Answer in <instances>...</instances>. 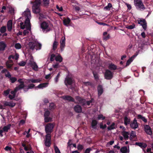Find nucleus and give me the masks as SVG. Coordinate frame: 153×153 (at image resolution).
<instances>
[{"label": "nucleus", "instance_id": "35", "mask_svg": "<svg viewBox=\"0 0 153 153\" xmlns=\"http://www.w3.org/2000/svg\"><path fill=\"white\" fill-rule=\"evenodd\" d=\"M120 152L122 153H126L128 151V149L126 146H123L121 148Z\"/></svg>", "mask_w": 153, "mask_h": 153}, {"label": "nucleus", "instance_id": "7", "mask_svg": "<svg viewBox=\"0 0 153 153\" xmlns=\"http://www.w3.org/2000/svg\"><path fill=\"white\" fill-rule=\"evenodd\" d=\"M51 135L46 134L45 136V143L46 146L48 147L50 146L51 144Z\"/></svg>", "mask_w": 153, "mask_h": 153}, {"label": "nucleus", "instance_id": "29", "mask_svg": "<svg viewBox=\"0 0 153 153\" xmlns=\"http://www.w3.org/2000/svg\"><path fill=\"white\" fill-rule=\"evenodd\" d=\"M7 8L8 9L9 12L12 15H14V10L11 6H9L7 7Z\"/></svg>", "mask_w": 153, "mask_h": 153}, {"label": "nucleus", "instance_id": "32", "mask_svg": "<svg viewBox=\"0 0 153 153\" xmlns=\"http://www.w3.org/2000/svg\"><path fill=\"white\" fill-rule=\"evenodd\" d=\"M137 118L138 119H141L144 122H147V120L145 117H143L141 115H140V114H139L138 115L137 117Z\"/></svg>", "mask_w": 153, "mask_h": 153}, {"label": "nucleus", "instance_id": "31", "mask_svg": "<svg viewBox=\"0 0 153 153\" xmlns=\"http://www.w3.org/2000/svg\"><path fill=\"white\" fill-rule=\"evenodd\" d=\"M55 60L56 61H58L60 62H61L62 61V56L59 54L58 55L55 57Z\"/></svg>", "mask_w": 153, "mask_h": 153}, {"label": "nucleus", "instance_id": "46", "mask_svg": "<svg viewBox=\"0 0 153 153\" xmlns=\"http://www.w3.org/2000/svg\"><path fill=\"white\" fill-rule=\"evenodd\" d=\"M38 44L40 45H35V48L36 50H40L41 49L42 47V45L40 43L38 42Z\"/></svg>", "mask_w": 153, "mask_h": 153}, {"label": "nucleus", "instance_id": "15", "mask_svg": "<svg viewBox=\"0 0 153 153\" xmlns=\"http://www.w3.org/2000/svg\"><path fill=\"white\" fill-rule=\"evenodd\" d=\"M130 126L131 128H134V129H135V128L138 127V125L137 122V120L135 118L134 119L132 122L130 123Z\"/></svg>", "mask_w": 153, "mask_h": 153}, {"label": "nucleus", "instance_id": "10", "mask_svg": "<svg viewBox=\"0 0 153 153\" xmlns=\"http://www.w3.org/2000/svg\"><path fill=\"white\" fill-rule=\"evenodd\" d=\"M113 74L111 71L108 70H106L104 74L105 79H111L113 77Z\"/></svg>", "mask_w": 153, "mask_h": 153}, {"label": "nucleus", "instance_id": "41", "mask_svg": "<svg viewBox=\"0 0 153 153\" xmlns=\"http://www.w3.org/2000/svg\"><path fill=\"white\" fill-rule=\"evenodd\" d=\"M15 48L16 49H19L21 48L22 46L19 43H16L15 45Z\"/></svg>", "mask_w": 153, "mask_h": 153}, {"label": "nucleus", "instance_id": "64", "mask_svg": "<svg viewBox=\"0 0 153 153\" xmlns=\"http://www.w3.org/2000/svg\"><path fill=\"white\" fill-rule=\"evenodd\" d=\"M91 149L90 148H88L86 149L84 153H90Z\"/></svg>", "mask_w": 153, "mask_h": 153}, {"label": "nucleus", "instance_id": "56", "mask_svg": "<svg viewBox=\"0 0 153 153\" xmlns=\"http://www.w3.org/2000/svg\"><path fill=\"white\" fill-rule=\"evenodd\" d=\"M26 64V62L23 61H22L18 63L19 65L20 66H24Z\"/></svg>", "mask_w": 153, "mask_h": 153}, {"label": "nucleus", "instance_id": "17", "mask_svg": "<svg viewBox=\"0 0 153 153\" xmlns=\"http://www.w3.org/2000/svg\"><path fill=\"white\" fill-rule=\"evenodd\" d=\"M60 48L62 51L65 46V38L64 37H62L60 42Z\"/></svg>", "mask_w": 153, "mask_h": 153}, {"label": "nucleus", "instance_id": "51", "mask_svg": "<svg viewBox=\"0 0 153 153\" xmlns=\"http://www.w3.org/2000/svg\"><path fill=\"white\" fill-rule=\"evenodd\" d=\"M16 90V88H15V89L13 91H12L10 92V93L13 95L15 97L16 93L18 91L17 90Z\"/></svg>", "mask_w": 153, "mask_h": 153}, {"label": "nucleus", "instance_id": "28", "mask_svg": "<svg viewBox=\"0 0 153 153\" xmlns=\"http://www.w3.org/2000/svg\"><path fill=\"white\" fill-rule=\"evenodd\" d=\"M48 83L47 82L42 83L39 84L37 88H45L48 86Z\"/></svg>", "mask_w": 153, "mask_h": 153}, {"label": "nucleus", "instance_id": "30", "mask_svg": "<svg viewBox=\"0 0 153 153\" xmlns=\"http://www.w3.org/2000/svg\"><path fill=\"white\" fill-rule=\"evenodd\" d=\"M58 45V42L56 41V39L53 45V50L55 51L57 48Z\"/></svg>", "mask_w": 153, "mask_h": 153}, {"label": "nucleus", "instance_id": "45", "mask_svg": "<svg viewBox=\"0 0 153 153\" xmlns=\"http://www.w3.org/2000/svg\"><path fill=\"white\" fill-rule=\"evenodd\" d=\"M6 27L5 26L1 27L0 29V32L1 33H3L5 32L6 30Z\"/></svg>", "mask_w": 153, "mask_h": 153}, {"label": "nucleus", "instance_id": "50", "mask_svg": "<svg viewBox=\"0 0 153 153\" xmlns=\"http://www.w3.org/2000/svg\"><path fill=\"white\" fill-rule=\"evenodd\" d=\"M54 149L55 153H61L58 147L56 146H54Z\"/></svg>", "mask_w": 153, "mask_h": 153}, {"label": "nucleus", "instance_id": "44", "mask_svg": "<svg viewBox=\"0 0 153 153\" xmlns=\"http://www.w3.org/2000/svg\"><path fill=\"white\" fill-rule=\"evenodd\" d=\"M108 68L111 70H115V65L112 63L110 64L109 65Z\"/></svg>", "mask_w": 153, "mask_h": 153}, {"label": "nucleus", "instance_id": "8", "mask_svg": "<svg viewBox=\"0 0 153 153\" xmlns=\"http://www.w3.org/2000/svg\"><path fill=\"white\" fill-rule=\"evenodd\" d=\"M40 26L43 30H46L47 31H49L51 29L49 26L48 23L46 22H44L41 23Z\"/></svg>", "mask_w": 153, "mask_h": 153}, {"label": "nucleus", "instance_id": "42", "mask_svg": "<svg viewBox=\"0 0 153 153\" xmlns=\"http://www.w3.org/2000/svg\"><path fill=\"white\" fill-rule=\"evenodd\" d=\"M49 109L51 110L54 109L56 108V106L53 103H51L49 106Z\"/></svg>", "mask_w": 153, "mask_h": 153}, {"label": "nucleus", "instance_id": "4", "mask_svg": "<svg viewBox=\"0 0 153 153\" xmlns=\"http://www.w3.org/2000/svg\"><path fill=\"white\" fill-rule=\"evenodd\" d=\"M30 20H25L24 23L23 22H21L20 23L21 28L24 29L26 28L29 31H30L31 30V25Z\"/></svg>", "mask_w": 153, "mask_h": 153}, {"label": "nucleus", "instance_id": "1", "mask_svg": "<svg viewBox=\"0 0 153 153\" xmlns=\"http://www.w3.org/2000/svg\"><path fill=\"white\" fill-rule=\"evenodd\" d=\"M30 3L33 4L32 6V11L33 13L37 14L39 13L40 11V6L41 4L40 0H35L33 2L30 1Z\"/></svg>", "mask_w": 153, "mask_h": 153}, {"label": "nucleus", "instance_id": "3", "mask_svg": "<svg viewBox=\"0 0 153 153\" xmlns=\"http://www.w3.org/2000/svg\"><path fill=\"white\" fill-rule=\"evenodd\" d=\"M54 124L52 123H47L45 126V131L47 134L50 135L53 131Z\"/></svg>", "mask_w": 153, "mask_h": 153}, {"label": "nucleus", "instance_id": "43", "mask_svg": "<svg viewBox=\"0 0 153 153\" xmlns=\"http://www.w3.org/2000/svg\"><path fill=\"white\" fill-rule=\"evenodd\" d=\"M43 4L45 6H48L49 3V0H43Z\"/></svg>", "mask_w": 153, "mask_h": 153}, {"label": "nucleus", "instance_id": "38", "mask_svg": "<svg viewBox=\"0 0 153 153\" xmlns=\"http://www.w3.org/2000/svg\"><path fill=\"white\" fill-rule=\"evenodd\" d=\"M44 121L45 123H48V122L51 121L52 120V118L51 117H44Z\"/></svg>", "mask_w": 153, "mask_h": 153}, {"label": "nucleus", "instance_id": "47", "mask_svg": "<svg viewBox=\"0 0 153 153\" xmlns=\"http://www.w3.org/2000/svg\"><path fill=\"white\" fill-rule=\"evenodd\" d=\"M35 86V85L33 84H31L28 85L26 91H28L29 89H32Z\"/></svg>", "mask_w": 153, "mask_h": 153}, {"label": "nucleus", "instance_id": "55", "mask_svg": "<svg viewBox=\"0 0 153 153\" xmlns=\"http://www.w3.org/2000/svg\"><path fill=\"white\" fill-rule=\"evenodd\" d=\"M105 117H104L102 114H99L98 116V119L100 120L101 119H102V120H103L105 119Z\"/></svg>", "mask_w": 153, "mask_h": 153}, {"label": "nucleus", "instance_id": "13", "mask_svg": "<svg viewBox=\"0 0 153 153\" xmlns=\"http://www.w3.org/2000/svg\"><path fill=\"white\" fill-rule=\"evenodd\" d=\"M29 64L30 65L32 69L36 71H37L38 70V67L37 66L36 63L31 60L30 61Z\"/></svg>", "mask_w": 153, "mask_h": 153}, {"label": "nucleus", "instance_id": "53", "mask_svg": "<svg viewBox=\"0 0 153 153\" xmlns=\"http://www.w3.org/2000/svg\"><path fill=\"white\" fill-rule=\"evenodd\" d=\"M77 149L79 150H82L83 149V146L81 144H79L77 146Z\"/></svg>", "mask_w": 153, "mask_h": 153}, {"label": "nucleus", "instance_id": "16", "mask_svg": "<svg viewBox=\"0 0 153 153\" xmlns=\"http://www.w3.org/2000/svg\"><path fill=\"white\" fill-rule=\"evenodd\" d=\"M4 106H9L11 108L13 107L16 105V103L14 102L11 101L10 102H8L5 101L4 102Z\"/></svg>", "mask_w": 153, "mask_h": 153}, {"label": "nucleus", "instance_id": "54", "mask_svg": "<svg viewBox=\"0 0 153 153\" xmlns=\"http://www.w3.org/2000/svg\"><path fill=\"white\" fill-rule=\"evenodd\" d=\"M50 114V112L48 110H46L45 111L44 113V117H48Z\"/></svg>", "mask_w": 153, "mask_h": 153}, {"label": "nucleus", "instance_id": "18", "mask_svg": "<svg viewBox=\"0 0 153 153\" xmlns=\"http://www.w3.org/2000/svg\"><path fill=\"white\" fill-rule=\"evenodd\" d=\"M74 109L75 111L77 113H81L82 111V108L80 105H75Z\"/></svg>", "mask_w": 153, "mask_h": 153}, {"label": "nucleus", "instance_id": "61", "mask_svg": "<svg viewBox=\"0 0 153 153\" xmlns=\"http://www.w3.org/2000/svg\"><path fill=\"white\" fill-rule=\"evenodd\" d=\"M106 124H105L104 125H103L102 123H101L100 124V128L102 129L105 128L106 127Z\"/></svg>", "mask_w": 153, "mask_h": 153}, {"label": "nucleus", "instance_id": "57", "mask_svg": "<svg viewBox=\"0 0 153 153\" xmlns=\"http://www.w3.org/2000/svg\"><path fill=\"white\" fill-rule=\"evenodd\" d=\"M125 4L127 7L128 10H130L131 9L132 7L131 4H128V3H125Z\"/></svg>", "mask_w": 153, "mask_h": 153}, {"label": "nucleus", "instance_id": "52", "mask_svg": "<svg viewBox=\"0 0 153 153\" xmlns=\"http://www.w3.org/2000/svg\"><path fill=\"white\" fill-rule=\"evenodd\" d=\"M55 55L54 54H52L51 56L50 60L51 61H53L54 60V58H55Z\"/></svg>", "mask_w": 153, "mask_h": 153}, {"label": "nucleus", "instance_id": "34", "mask_svg": "<svg viewBox=\"0 0 153 153\" xmlns=\"http://www.w3.org/2000/svg\"><path fill=\"white\" fill-rule=\"evenodd\" d=\"M11 126L10 124H9L7 126H4L3 128V129L4 131L6 132H7L8 130L10 129Z\"/></svg>", "mask_w": 153, "mask_h": 153}, {"label": "nucleus", "instance_id": "58", "mask_svg": "<svg viewBox=\"0 0 153 153\" xmlns=\"http://www.w3.org/2000/svg\"><path fill=\"white\" fill-rule=\"evenodd\" d=\"M114 143V140L111 141L107 143L106 146L107 147H108L109 145H112Z\"/></svg>", "mask_w": 153, "mask_h": 153}, {"label": "nucleus", "instance_id": "59", "mask_svg": "<svg viewBox=\"0 0 153 153\" xmlns=\"http://www.w3.org/2000/svg\"><path fill=\"white\" fill-rule=\"evenodd\" d=\"M56 9L59 10V11H62L63 10V8L62 7H59L58 5H56Z\"/></svg>", "mask_w": 153, "mask_h": 153}, {"label": "nucleus", "instance_id": "33", "mask_svg": "<svg viewBox=\"0 0 153 153\" xmlns=\"http://www.w3.org/2000/svg\"><path fill=\"white\" fill-rule=\"evenodd\" d=\"M25 87V85L24 84H20L18 86H16L15 88H16V90H17L18 91H19V90L24 88Z\"/></svg>", "mask_w": 153, "mask_h": 153}, {"label": "nucleus", "instance_id": "24", "mask_svg": "<svg viewBox=\"0 0 153 153\" xmlns=\"http://www.w3.org/2000/svg\"><path fill=\"white\" fill-rule=\"evenodd\" d=\"M97 90L98 91V95L100 96L103 92V89L101 85H99L97 87Z\"/></svg>", "mask_w": 153, "mask_h": 153}, {"label": "nucleus", "instance_id": "23", "mask_svg": "<svg viewBox=\"0 0 153 153\" xmlns=\"http://www.w3.org/2000/svg\"><path fill=\"white\" fill-rule=\"evenodd\" d=\"M124 123L125 125L127 126L128 124L130 125L131 119L130 117H125L124 118Z\"/></svg>", "mask_w": 153, "mask_h": 153}, {"label": "nucleus", "instance_id": "5", "mask_svg": "<svg viewBox=\"0 0 153 153\" xmlns=\"http://www.w3.org/2000/svg\"><path fill=\"white\" fill-rule=\"evenodd\" d=\"M138 23L142 26L144 30L147 29V24L146 19H139L138 20Z\"/></svg>", "mask_w": 153, "mask_h": 153}, {"label": "nucleus", "instance_id": "36", "mask_svg": "<svg viewBox=\"0 0 153 153\" xmlns=\"http://www.w3.org/2000/svg\"><path fill=\"white\" fill-rule=\"evenodd\" d=\"M135 26L134 23H133L131 25H126V27L128 29H132L135 27Z\"/></svg>", "mask_w": 153, "mask_h": 153}, {"label": "nucleus", "instance_id": "63", "mask_svg": "<svg viewBox=\"0 0 153 153\" xmlns=\"http://www.w3.org/2000/svg\"><path fill=\"white\" fill-rule=\"evenodd\" d=\"M5 76L9 78H10L11 77V75L9 72H7V74H5Z\"/></svg>", "mask_w": 153, "mask_h": 153}, {"label": "nucleus", "instance_id": "14", "mask_svg": "<svg viewBox=\"0 0 153 153\" xmlns=\"http://www.w3.org/2000/svg\"><path fill=\"white\" fill-rule=\"evenodd\" d=\"M144 130L147 134L151 135L152 134L151 128L149 125H145L144 126Z\"/></svg>", "mask_w": 153, "mask_h": 153}, {"label": "nucleus", "instance_id": "9", "mask_svg": "<svg viewBox=\"0 0 153 153\" xmlns=\"http://www.w3.org/2000/svg\"><path fill=\"white\" fill-rule=\"evenodd\" d=\"M40 45L37 42H30L28 44V47L29 49L33 50L35 48V45Z\"/></svg>", "mask_w": 153, "mask_h": 153}, {"label": "nucleus", "instance_id": "60", "mask_svg": "<svg viewBox=\"0 0 153 153\" xmlns=\"http://www.w3.org/2000/svg\"><path fill=\"white\" fill-rule=\"evenodd\" d=\"M83 84L85 86L90 85H91V83L90 82H83Z\"/></svg>", "mask_w": 153, "mask_h": 153}, {"label": "nucleus", "instance_id": "27", "mask_svg": "<svg viewBox=\"0 0 153 153\" xmlns=\"http://www.w3.org/2000/svg\"><path fill=\"white\" fill-rule=\"evenodd\" d=\"M6 65L7 68H11L13 65V61L11 60H10L7 61L6 63Z\"/></svg>", "mask_w": 153, "mask_h": 153}, {"label": "nucleus", "instance_id": "19", "mask_svg": "<svg viewBox=\"0 0 153 153\" xmlns=\"http://www.w3.org/2000/svg\"><path fill=\"white\" fill-rule=\"evenodd\" d=\"M62 98L65 100H67L70 101H74V99L70 96H62Z\"/></svg>", "mask_w": 153, "mask_h": 153}, {"label": "nucleus", "instance_id": "22", "mask_svg": "<svg viewBox=\"0 0 153 153\" xmlns=\"http://www.w3.org/2000/svg\"><path fill=\"white\" fill-rule=\"evenodd\" d=\"M103 39L105 41H106L110 38L109 34H108L107 32H104L103 33Z\"/></svg>", "mask_w": 153, "mask_h": 153}, {"label": "nucleus", "instance_id": "21", "mask_svg": "<svg viewBox=\"0 0 153 153\" xmlns=\"http://www.w3.org/2000/svg\"><path fill=\"white\" fill-rule=\"evenodd\" d=\"M12 22L11 20H9L7 23V28L9 31H11L12 30Z\"/></svg>", "mask_w": 153, "mask_h": 153}, {"label": "nucleus", "instance_id": "2", "mask_svg": "<svg viewBox=\"0 0 153 153\" xmlns=\"http://www.w3.org/2000/svg\"><path fill=\"white\" fill-rule=\"evenodd\" d=\"M134 4L136 9L139 11H143L146 9L143 1L141 0H134Z\"/></svg>", "mask_w": 153, "mask_h": 153}, {"label": "nucleus", "instance_id": "40", "mask_svg": "<svg viewBox=\"0 0 153 153\" xmlns=\"http://www.w3.org/2000/svg\"><path fill=\"white\" fill-rule=\"evenodd\" d=\"M112 6V4L111 3H109L108 5L105 7L104 9L105 10H108L110 9Z\"/></svg>", "mask_w": 153, "mask_h": 153}, {"label": "nucleus", "instance_id": "26", "mask_svg": "<svg viewBox=\"0 0 153 153\" xmlns=\"http://www.w3.org/2000/svg\"><path fill=\"white\" fill-rule=\"evenodd\" d=\"M41 81V80L38 79H29L27 80V81L29 83H36L40 82Z\"/></svg>", "mask_w": 153, "mask_h": 153}, {"label": "nucleus", "instance_id": "39", "mask_svg": "<svg viewBox=\"0 0 153 153\" xmlns=\"http://www.w3.org/2000/svg\"><path fill=\"white\" fill-rule=\"evenodd\" d=\"M70 20H63V23L66 26H68L70 22Z\"/></svg>", "mask_w": 153, "mask_h": 153}, {"label": "nucleus", "instance_id": "62", "mask_svg": "<svg viewBox=\"0 0 153 153\" xmlns=\"http://www.w3.org/2000/svg\"><path fill=\"white\" fill-rule=\"evenodd\" d=\"M93 75L95 79H98V76L97 73L93 72Z\"/></svg>", "mask_w": 153, "mask_h": 153}, {"label": "nucleus", "instance_id": "6", "mask_svg": "<svg viewBox=\"0 0 153 153\" xmlns=\"http://www.w3.org/2000/svg\"><path fill=\"white\" fill-rule=\"evenodd\" d=\"M22 16H25V19H30L31 18L30 12L28 8H27L23 13Z\"/></svg>", "mask_w": 153, "mask_h": 153}, {"label": "nucleus", "instance_id": "20", "mask_svg": "<svg viewBox=\"0 0 153 153\" xmlns=\"http://www.w3.org/2000/svg\"><path fill=\"white\" fill-rule=\"evenodd\" d=\"M6 47V45L4 42H0V51H4Z\"/></svg>", "mask_w": 153, "mask_h": 153}, {"label": "nucleus", "instance_id": "37", "mask_svg": "<svg viewBox=\"0 0 153 153\" xmlns=\"http://www.w3.org/2000/svg\"><path fill=\"white\" fill-rule=\"evenodd\" d=\"M97 123V121L95 120H93L91 123V126L92 127L94 128H96V126Z\"/></svg>", "mask_w": 153, "mask_h": 153}, {"label": "nucleus", "instance_id": "11", "mask_svg": "<svg viewBox=\"0 0 153 153\" xmlns=\"http://www.w3.org/2000/svg\"><path fill=\"white\" fill-rule=\"evenodd\" d=\"M76 100L78 102H75V103H78L81 104L82 105H85L86 104V101L84 99H82L79 96L76 97Z\"/></svg>", "mask_w": 153, "mask_h": 153}, {"label": "nucleus", "instance_id": "48", "mask_svg": "<svg viewBox=\"0 0 153 153\" xmlns=\"http://www.w3.org/2000/svg\"><path fill=\"white\" fill-rule=\"evenodd\" d=\"M136 136V133L135 131H132L130 133V138L135 137Z\"/></svg>", "mask_w": 153, "mask_h": 153}, {"label": "nucleus", "instance_id": "49", "mask_svg": "<svg viewBox=\"0 0 153 153\" xmlns=\"http://www.w3.org/2000/svg\"><path fill=\"white\" fill-rule=\"evenodd\" d=\"M10 79L12 83H14L17 81V79L15 77H11Z\"/></svg>", "mask_w": 153, "mask_h": 153}, {"label": "nucleus", "instance_id": "25", "mask_svg": "<svg viewBox=\"0 0 153 153\" xmlns=\"http://www.w3.org/2000/svg\"><path fill=\"white\" fill-rule=\"evenodd\" d=\"M122 134L123 135L125 140H127L128 138H129V135L130 134L129 132L125 131H123L122 132Z\"/></svg>", "mask_w": 153, "mask_h": 153}, {"label": "nucleus", "instance_id": "12", "mask_svg": "<svg viewBox=\"0 0 153 153\" xmlns=\"http://www.w3.org/2000/svg\"><path fill=\"white\" fill-rule=\"evenodd\" d=\"M74 83V81L71 78L69 77H66L65 80V85H71Z\"/></svg>", "mask_w": 153, "mask_h": 153}]
</instances>
